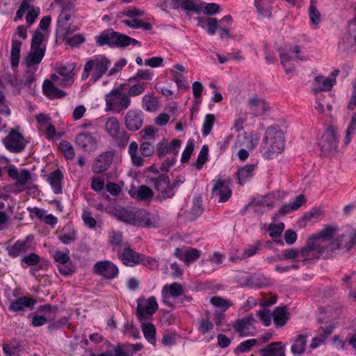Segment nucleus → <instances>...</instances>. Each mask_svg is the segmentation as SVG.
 <instances>
[{"label":"nucleus","instance_id":"obj_7","mask_svg":"<svg viewBox=\"0 0 356 356\" xmlns=\"http://www.w3.org/2000/svg\"><path fill=\"white\" fill-rule=\"evenodd\" d=\"M2 142L8 150L14 153L21 152L27 144L23 135L15 129H12Z\"/></svg>","mask_w":356,"mask_h":356},{"label":"nucleus","instance_id":"obj_64","mask_svg":"<svg viewBox=\"0 0 356 356\" xmlns=\"http://www.w3.org/2000/svg\"><path fill=\"white\" fill-rule=\"evenodd\" d=\"M284 228V224L281 222L278 225L270 224L268 227L269 236L271 237H277L282 234Z\"/></svg>","mask_w":356,"mask_h":356},{"label":"nucleus","instance_id":"obj_18","mask_svg":"<svg viewBox=\"0 0 356 356\" xmlns=\"http://www.w3.org/2000/svg\"><path fill=\"white\" fill-rule=\"evenodd\" d=\"M181 142L178 138L172 140L170 144L164 140L157 144V155L161 159L166 154L177 155L179 149L181 147Z\"/></svg>","mask_w":356,"mask_h":356},{"label":"nucleus","instance_id":"obj_62","mask_svg":"<svg viewBox=\"0 0 356 356\" xmlns=\"http://www.w3.org/2000/svg\"><path fill=\"white\" fill-rule=\"evenodd\" d=\"M54 258L56 262L64 265L70 261L69 252H63L59 250H56L54 253Z\"/></svg>","mask_w":356,"mask_h":356},{"label":"nucleus","instance_id":"obj_11","mask_svg":"<svg viewBox=\"0 0 356 356\" xmlns=\"http://www.w3.org/2000/svg\"><path fill=\"white\" fill-rule=\"evenodd\" d=\"M255 321L254 318L252 315H249L237 319L233 325V328L241 337L253 336L256 333V328L254 325Z\"/></svg>","mask_w":356,"mask_h":356},{"label":"nucleus","instance_id":"obj_22","mask_svg":"<svg viewBox=\"0 0 356 356\" xmlns=\"http://www.w3.org/2000/svg\"><path fill=\"white\" fill-rule=\"evenodd\" d=\"M336 83L335 78L325 77L323 75H317L312 83V91L317 94L321 91H329Z\"/></svg>","mask_w":356,"mask_h":356},{"label":"nucleus","instance_id":"obj_13","mask_svg":"<svg viewBox=\"0 0 356 356\" xmlns=\"http://www.w3.org/2000/svg\"><path fill=\"white\" fill-rule=\"evenodd\" d=\"M332 236L333 241H337L340 244L339 249L343 247L347 252L356 246V229H348L345 233L337 234V228Z\"/></svg>","mask_w":356,"mask_h":356},{"label":"nucleus","instance_id":"obj_14","mask_svg":"<svg viewBox=\"0 0 356 356\" xmlns=\"http://www.w3.org/2000/svg\"><path fill=\"white\" fill-rule=\"evenodd\" d=\"M94 270L98 275L110 280L116 277L119 273L118 267L107 260L97 262Z\"/></svg>","mask_w":356,"mask_h":356},{"label":"nucleus","instance_id":"obj_23","mask_svg":"<svg viewBox=\"0 0 356 356\" xmlns=\"http://www.w3.org/2000/svg\"><path fill=\"white\" fill-rule=\"evenodd\" d=\"M120 258L124 264L132 266L143 261L144 255L137 253L129 247L125 246L123 252L120 255Z\"/></svg>","mask_w":356,"mask_h":356},{"label":"nucleus","instance_id":"obj_6","mask_svg":"<svg viewBox=\"0 0 356 356\" xmlns=\"http://www.w3.org/2000/svg\"><path fill=\"white\" fill-rule=\"evenodd\" d=\"M92 72L90 81L96 82L108 71L111 60L104 55H97L90 58L86 63Z\"/></svg>","mask_w":356,"mask_h":356},{"label":"nucleus","instance_id":"obj_4","mask_svg":"<svg viewBox=\"0 0 356 356\" xmlns=\"http://www.w3.org/2000/svg\"><path fill=\"white\" fill-rule=\"evenodd\" d=\"M96 39V42L99 46L107 44L110 47H125L130 44L136 46L140 43L138 40L115 32L112 29L105 30Z\"/></svg>","mask_w":356,"mask_h":356},{"label":"nucleus","instance_id":"obj_52","mask_svg":"<svg viewBox=\"0 0 356 356\" xmlns=\"http://www.w3.org/2000/svg\"><path fill=\"white\" fill-rule=\"evenodd\" d=\"M208 152V146L206 145H203L196 161L197 169L200 170L202 168V165L206 163L207 161Z\"/></svg>","mask_w":356,"mask_h":356},{"label":"nucleus","instance_id":"obj_27","mask_svg":"<svg viewBox=\"0 0 356 356\" xmlns=\"http://www.w3.org/2000/svg\"><path fill=\"white\" fill-rule=\"evenodd\" d=\"M259 353L262 356H285V349L280 341L268 344Z\"/></svg>","mask_w":356,"mask_h":356},{"label":"nucleus","instance_id":"obj_38","mask_svg":"<svg viewBox=\"0 0 356 356\" xmlns=\"http://www.w3.org/2000/svg\"><path fill=\"white\" fill-rule=\"evenodd\" d=\"M141 328L147 341L149 343L155 345L156 342L155 326L151 323H142Z\"/></svg>","mask_w":356,"mask_h":356},{"label":"nucleus","instance_id":"obj_54","mask_svg":"<svg viewBox=\"0 0 356 356\" xmlns=\"http://www.w3.org/2000/svg\"><path fill=\"white\" fill-rule=\"evenodd\" d=\"M143 108L149 112L154 111L157 108V102L152 96L145 95L143 98Z\"/></svg>","mask_w":356,"mask_h":356},{"label":"nucleus","instance_id":"obj_8","mask_svg":"<svg viewBox=\"0 0 356 356\" xmlns=\"http://www.w3.org/2000/svg\"><path fill=\"white\" fill-rule=\"evenodd\" d=\"M319 145L324 155L332 156L337 152V140L335 131L332 127L327 129L322 136Z\"/></svg>","mask_w":356,"mask_h":356},{"label":"nucleus","instance_id":"obj_24","mask_svg":"<svg viewBox=\"0 0 356 356\" xmlns=\"http://www.w3.org/2000/svg\"><path fill=\"white\" fill-rule=\"evenodd\" d=\"M42 91L44 95L51 99L63 98L66 95V92L58 88L55 84L50 80H44L42 85Z\"/></svg>","mask_w":356,"mask_h":356},{"label":"nucleus","instance_id":"obj_42","mask_svg":"<svg viewBox=\"0 0 356 356\" xmlns=\"http://www.w3.org/2000/svg\"><path fill=\"white\" fill-rule=\"evenodd\" d=\"M278 259H288L291 261H300V249L296 250L293 248L286 249L283 251L282 254L277 255Z\"/></svg>","mask_w":356,"mask_h":356},{"label":"nucleus","instance_id":"obj_39","mask_svg":"<svg viewBox=\"0 0 356 356\" xmlns=\"http://www.w3.org/2000/svg\"><path fill=\"white\" fill-rule=\"evenodd\" d=\"M63 231L58 236L59 241L62 243L69 245L76 240V232L74 229H70V225L65 226Z\"/></svg>","mask_w":356,"mask_h":356},{"label":"nucleus","instance_id":"obj_3","mask_svg":"<svg viewBox=\"0 0 356 356\" xmlns=\"http://www.w3.org/2000/svg\"><path fill=\"white\" fill-rule=\"evenodd\" d=\"M284 148V136L277 127L267 128L261 145V153L266 159H273Z\"/></svg>","mask_w":356,"mask_h":356},{"label":"nucleus","instance_id":"obj_15","mask_svg":"<svg viewBox=\"0 0 356 356\" xmlns=\"http://www.w3.org/2000/svg\"><path fill=\"white\" fill-rule=\"evenodd\" d=\"M143 124V112L140 110H129L124 117L126 128L131 131L138 130Z\"/></svg>","mask_w":356,"mask_h":356},{"label":"nucleus","instance_id":"obj_21","mask_svg":"<svg viewBox=\"0 0 356 356\" xmlns=\"http://www.w3.org/2000/svg\"><path fill=\"white\" fill-rule=\"evenodd\" d=\"M232 193V190L225 182L221 179L216 181L212 189V196L218 197L219 202H227L231 197Z\"/></svg>","mask_w":356,"mask_h":356},{"label":"nucleus","instance_id":"obj_36","mask_svg":"<svg viewBox=\"0 0 356 356\" xmlns=\"http://www.w3.org/2000/svg\"><path fill=\"white\" fill-rule=\"evenodd\" d=\"M129 154L134 165L140 167L144 163V159L138 154V145L135 141L130 143L129 146Z\"/></svg>","mask_w":356,"mask_h":356},{"label":"nucleus","instance_id":"obj_37","mask_svg":"<svg viewBox=\"0 0 356 356\" xmlns=\"http://www.w3.org/2000/svg\"><path fill=\"white\" fill-rule=\"evenodd\" d=\"M289 319V314L284 307H277L273 313L274 323L277 327L284 326Z\"/></svg>","mask_w":356,"mask_h":356},{"label":"nucleus","instance_id":"obj_1","mask_svg":"<svg viewBox=\"0 0 356 356\" xmlns=\"http://www.w3.org/2000/svg\"><path fill=\"white\" fill-rule=\"evenodd\" d=\"M336 231L335 227L327 226L318 234L309 237L305 245L300 249V261L307 263L308 261L318 259L320 257L329 258L339 250V243L333 241L332 236Z\"/></svg>","mask_w":356,"mask_h":356},{"label":"nucleus","instance_id":"obj_26","mask_svg":"<svg viewBox=\"0 0 356 356\" xmlns=\"http://www.w3.org/2000/svg\"><path fill=\"white\" fill-rule=\"evenodd\" d=\"M46 51V46L42 48L31 47V50L26 58V64L28 67L38 65L42 60Z\"/></svg>","mask_w":356,"mask_h":356},{"label":"nucleus","instance_id":"obj_59","mask_svg":"<svg viewBox=\"0 0 356 356\" xmlns=\"http://www.w3.org/2000/svg\"><path fill=\"white\" fill-rule=\"evenodd\" d=\"M210 302L216 307H221L225 310L228 309L231 306V303L229 301L220 297V296H214L212 297L210 300Z\"/></svg>","mask_w":356,"mask_h":356},{"label":"nucleus","instance_id":"obj_53","mask_svg":"<svg viewBox=\"0 0 356 356\" xmlns=\"http://www.w3.org/2000/svg\"><path fill=\"white\" fill-rule=\"evenodd\" d=\"M140 152L143 156L148 157L154 152V146L149 141H144L140 145Z\"/></svg>","mask_w":356,"mask_h":356},{"label":"nucleus","instance_id":"obj_63","mask_svg":"<svg viewBox=\"0 0 356 356\" xmlns=\"http://www.w3.org/2000/svg\"><path fill=\"white\" fill-rule=\"evenodd\" d=\"M194 150V144L191 140H188L187 145L182 153L181 161L186 163L189 161L191 155Z\"/></svg>","mask_w":356,"mask_h":356},{"label":"nucleus","instance_id":"obj_32","mask_svg":"<svg viewBox=\"0 0 356 356\" xmlns=\"http://www.w3.org/2000/svg\"><path fill=\"white\" fill-rule=\"evenodd\" d=\"M63 179V175L58 169L51 172L48 177V181L51 184L53 191L56 194L62 193L61 182Z\"/></svg>","mask_w":356,"mask_h":356},{"label":"nucleus","instance_id":"obj_61","mask_svg":"<svg viewBox=\"0 0 356 356\" xmlns=\"http://www.w3.org/2000/svg\"><path fill=\"white\" fill-rule=\"evenodd\" d=\"M145 88V83H136L131 86L128 90L127 95L130 97L138 96L142 94Z\"/></svg>","mask_w":356,"mask_h":356},{"label":"nucleus","instance_id":"obj_25","mask_svg":"<svg viewBox=\"0 0 356 356\" xmlns=\"http://www.w3.org/2000/svg\"><path fill=\"white\" fill-rule=\"evenodd\" d=\"M173 8H181L186 10H193L195 12H200L203 9L204 5L203 2L200 0H171Z\"/></svg>","mask_w":356,"mask_h":356},{"label":"nucleus","instance_id":"obj_45","mask_svg":"<svg viewBox=\"0 0 356 356\" xmlns=\"http://www.w3.org/2000/svg\"><path fill=\"white\" fill-rule=\"evenodd\" d=\"M216 118L213 114L206 115L202 126V136H207L211 131L215 123Z\"/></svg>","mask_w":356,"mask_h":356},{"label":"nucleus","instance_id":"obj_28","mask_svg":"<svg viewBox=\"0 0 356 356\" xmlns=\"http://www.w3.org/2000/svg\"><path fill=\"white\" fill-rule=\"evenodd\" d=\"M248 105L255 115H262L269 108L268 104L264 99L256 97L249 99Z\"/></svg>","mask_w":356,"mask_h":356},{"label":"nucleus","instance_id":"obj_17","mask_svg":"<svg viewBox=\"0 0 356 356\" xmlns=\"http://www.w3.org/2000/svg\"><path fill=\"white\" fill-rule=\"evenodd\" d=\"M75 141L78 146L87 152H92L97 148V140L90 133H79Z\"/></svg>","mask_w":356,"mask_h":356},{"label":"nucleus","instance_id":"obj_16","mask_svg":"<svg viewBox=\"0 0 356 356\" xmlns=\"http://www.w3.org/2000/svg\"><path fill=\"white\" fill-rule=\"evenodd\" d=\"M75 67L76 64L74 63H70L56 69L57 74H58L61 77L60 86L67 87L74 83Z\"/></svg>","mask_w":356,"mask_h":356},{"label":"nucleus","instance_id":"obj_49","mask_svg":"<svg viewBox=\"0 0 356 356\" xmlns=\"http://www.w3.org/2000/svg\"><path fill=\"white\" fill-rule=\"evenodd\" d=\"M185 254L184 262L186 265H189L191 262H193L200 257V251L196 248L187 247Z\"/></svg>","mask_w":356,"mask_h":356},{"label":"nucleus","instance_id":"obj_56","mask_svg":"<svg viewBox=\"0 0 356 356\" xmlns=\"http://www.w3.org/2000/svg\"><path fill=\"white\" fill-rule=\"evenodd\" d=\"M40 261V257L35 253H31L29 255L24 257L21 261L25 263L26 266L22 264L23 268H27L28 266H33L36 265Z\"/></svg>","mask_w":356,"mask_h":356},{"label":"nucleus","instance_id":"obj_2","mask_svg":"<svg viewBox=\"0 0 356 356\" xmlns=\"http://www.w3.org/2000/svg\"><path fill=\"white\" fill-rule=\"evenodd\" d=\"M113 215L119 220L127 224L152 228L159 226V219L147 211L136 207L120 208L115 209Z\"/></svg>","mask_w":356,"mask_h":356},{"label":"nucleus","instance_id":"obj_31","mask_svg":"<svg viewBox=\"0 0 356 356\" xmlns=\"http://www.w3.org/2000/svg\"><path fill=\"white\" fill-rule=\"evenodd\" d=\"M306 202V197L304 195H298L295 200L289 204H286L282 207L279 211L280 215H286L302 207Z\"/></svg>","mask_w":356,"mask_h":356},{"label":"nucleus","instance_id":"obj_48","mask_svg":"<svg viewBox=\"0 0 356 356\" xmlns=\"http://www.w3.org/2000/svg\"><path fill=\"white\" fill-rule=\"evenodd\" d=\"M111 138L119 147L126 146L129 140V134L123 129H121L115 135L114 134Z\"/></svg>","mask_w":356,"mask_h":356},{"label":"nucleus","instance_id":"obj_50","mask_svg":"<svg viewBox=\"0 0 356 356\" xmlns=\"http://www.w3.org/2000/svg\"><path fill=\"white\" fill-rule=\"evenodd\" d=\"M258 343L256 339H248L241 342L235 349L234 353H245L249 351L253 346Z\"/></svg>","mask_w":356,"mask_h":356},{"label":"nucleus","instance_id":"obj_40","mask_svg":"<svg viewBox=\"0 0 356 356\" xmlns=\"http://www.w3.org/2000/svg\"><path fill=\"white\" fill-rule=\"evenodd\" d=\"M105 129L108 134L112 137L121 130L120 124L118 120L115 117H111L107 119Z\"/></svg>","mask_w":356,"mask_h":356},{"label":"nucleus","instance_id":"obj_10","mask_svg":"<svg viewBox=\"0 0 356 356\" xmlns=\"http://www.w3.org/2000/svg\"><path fill=\"white\" fill-rule=\"evenodd\" d=\"M158 309V304L154 296L138 301L136 315L140 322L146 320L148 316L154 314Z\"/></svg>","mask_w":356,"mask_h":356},{"label":"nucleus","instance_id":"obj_58","mask_svg":"<svg viewBox=\"0 0 356 356\" xmlns=\"http://www.w3.org/2000/svg\"><path fill=\"white\" fill-rule=\"evenodd\" d=\"M152 72L149 70H138L136 74L130 79L135 81H139L140 80L149 81L152 78Z\"/></svg>","mask_w":356,"mask_h":356},{"label":"nucleus","instance_id":"obj_12","mask_svg":"<svg viewBox=\"0 0 356 356\" xmlns=\"http://www.w3.org/2000/svg\"><path fill=\"white\" fill-rule=\"evenodd\" d=\"M151 184L160 192L162 199L170 198L174 195V191L170 187V179L167 175H161L157 178L151 179Z\"/></svg>","mask_w":356,"mask_h":356},{"label":"nucleus","instance_id":"obj_60","mask_svg":"<svg viewBox=\"0 0 356 356\" xmlns=\"http://www.w3.org/2000/svg\"><path fill=\"white\" fill-rule=\"evenodd\" d=\"M70 19V15H65L64 17L60 16L58 19V31L63 35H67L68 30L67 23Z\"/></svg>","mask_w":356,"mask_h":356},{"label":"nucleus","instance_id":"obj_9","mask_svg":"<svg viewBox=\"0 0 356 356\" xmlns=\"http://www.w3.org/2000/svg\"><path fill=\"white\" fill-rule=\"evenodd\" d=\"M280 58L281 60V64L284 68L285 72L286 74H289L294 71V66H287V63L289 61L296 59L300 60H305L307 58L304 56H300V49L298 46L290 47L289 49H280Z\"/></svg>","mask_w":356,"mask_h":356},{"label":"nucleus","instance_id":"obj_44","mask_svg":"<svg viewBox=\"0 0 356 356\" xmlns=\"http://www.w3.org/2000/svg\"><path fill=\"white\" fill-rule=\"evenodd\" d=\"M198 324L199 330L203 334L211 330L214 326L208 312H206L204 317L199 319Z\"/></svg>","mask_w":356,"mask_h":356},{"label":"nucleus","instance_id":"obj_43","mask_svg":"<svg viewBox=\"0 0 356 356\" xmlns=\"http://www.w3.org/2000/svg\"><path fill=\"white\" fill-rule=\"evenodd\" d=\"M316 2L317 0H311L309 8V19L314 25H318L321 22V13L316 6Z\"/></svg>","mask_w":356,"mask_h":356},{"label":"nucleus","instance_id":"obj_29","mask_svg":"<svg viewBox=\"0 0 356 356\" xmlns=\"http://www.w3.org/2000/svg\"><path fill=\"white\" fill-rule=\"evenodd\" d=\"M35 304V300L31 298L22 296L12 301L9 305V309L13 312L23 311L25 307L32 308Z\"/></svg>","mask_w":356,"mask_h":356},{"label":"nucleus","instance_id":"obj_33","mask_svg":"<svg viewBox=\"0 0 356 356\" xmlns=\"http://www.w3.org/2000/svg\"><path fill=\"white\" fill-rule=\"evenodd\" d=\"M307 335L300 334L295 338L294 342L291 346V350L294 355H301L305 350Z\"/></svg>","mask_w":356,"mask_h":356},{"label":"nucleus","instance_id":"obj_51","mask_svg":"<svg viewBox=\"0 0 356 356\" xmlns=\"http://www.w3.org/2000/svg\"><path fill=\"white\" fill-rule=\"evenodd\" d=\"M137 195L139 199L147 200L152 198L154 193L151 188L145 185H142L137 190Z\"/></svg>","mask_w":356,"mask_h":356},{"label":"nucleus","instance_id":"obj_30","mask_svg":"<svg viewBox=\"0 0 356 356\" xmlns=\"http://www.w3.org/2000/svg\"><path fill=\"white\" fill-rule=\"evenodd\" d=\"M257 165L255 164H248L240 168L236 172L238 183L243 185L253 177Z\"/></svg>","mask_w":356,"mask_h":356},{"label":"nucleus","instance_id":"obj_47","mask_svg":"<svg viewBox=\"0 0 356 356\" xmlns=\"http://www.w3.org/2000/svg\"><path fill=\"white\" fill-rule=\"evenodd\" d=\"M32 1L33 0H22L19 8L17 11L14 21L16 22L21 19L26 11L28 12L32 8H35V6L31 4Z\"/></svg>","mask_w":356,"mask_h":356},{"label":"nucleus","instance_id":"obj_20","mask_svg":"<svg viewBox=\"0 0 356 356\" xmlns=\"http://www.w3.org/2000/svg\"><path fill=\"white\" fill-rule=\"evenodd\" d=\"M113 159V154L110 151L99 154L94 161L92 171L97 174L105 172L110 167Z\"/></svg>","mask_w":356,"mask_h":356},{"label":"nucleus","instance_id":"obj_46","mask_svg":"<svg viewBox=\"0 0 356 356\" xmlns=\"http://www.w3.org/2000/svg\"><path fill=\"white\" fill-rule=\"evenodd\" d=\"M59 149L64 154L67 159H73L75 152L73 146L67 140H62L59 143Z\"/></svg>","mask_w":356,"mask_h":356},{"label":"nucleus","instance_id":"obj_41","mask_svg":"<svg viewBox=\"0 0 356 356\" xmlns=\"http://www.w3.org/2000/svg\"><path fill=\"white\" fill-rule=\"evenodd\" d=\"M122 22L127 26H129L134 29H143V30L149 31L152 29V26L150 23L143 21L142 19H124Z\"/></svg>","mask_w":356,"mask_h":356},{"label":"nucleus","instance_id":"obj_55","mask_svg":"<svg viewBox=\"0 0 356 356\" xmlns=\"http://www.w3.org/2000/svg\"><path fill=\"white\" fill-rule=\"evenodd\" d=\"M203 211V208L202 207L201 201L197 200L188 213V218L191 220H195L196 218L200 216Z\"/></svg>","mask_w":356,"mask_h":356},{"label":"nucleus","instance_id":"obj_19","mask_svg":"<svg viewBox=\"0 0 356 356\" xmlns=\"http://www.w3.org/2000/svg\"><path fill=\"white\" fill-rule=\"evenodd\" d=\"M184 289L180 284L174 282L171 284H165L162 289V298L164 304L172 307L173 305L170 302V297L177 298L182 295Z\"/></svg>","mask_w":356,"mask_h":356},{"label":"nucleus","instance_id":"obj_35","mask_svg":"<svg viewBox=\"0 0 356 356\" xmlns=\"http://www.w3.org/2000/svg\"><path fill=\"white\" fill-rule=\"evenodd\" d=\"M22 42L13 38L10 51L11 65L13 67L18 66L20 58Z\"/></svg>","mask_w":356,"mask_h":356},{"label":"nucleus","instance_id":"obj_57","mask_svg":"<svg viewBox=\"0 0 356 356\" xmlns=\"http://www.w3.org/2000/svg\"><path fill=\"white\" fill-rule=\"evenodd\" d=\"M44 38V34L40 30H36L31 40V47L42 48V47L44 46L42 44Z\"/></svg>","mask_w":356,"mask_h":356},{"label":"nucleus","instance_id":"obj_34","mask_svg":"<svg viewBox=\"0 0 356 356\" xmlns=\"http://www.w3.org/2000/svg\"><path fill=\"white\" fill-rule=\"evenodd\" d=\"M30 249V245L28 239L17 241L13 246L8 249L9 254L13 257H16L22 253L26 252Z\"/></svg>","mask_w":356,"mask_h":356},{"label":"nucleus","instance_id":"obj_5","mask_svg":"<svg viewBox=\"0 0 356 356\" xmlns=\"http://www.w3.org/2000/svg\"><path fill=\"white\" fill-rule=\"evenodd\" d=\"M106 111L120 113L129 108L131 99L122 92L121 88L112 90L106 95Z\"/></svg>","mask_w":356,"mask_h":356}]
</instances>
